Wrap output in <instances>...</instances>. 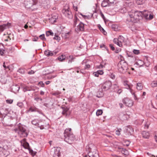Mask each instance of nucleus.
<instances>
[{
  "label": "nucleus",
  "mask_w": 157,
  "mask_h": 157,
  "mask_svg": "<svg viewBox=\"0 0 157 157\" xmlns=\"http://www.w3.org/2000/svg\"><path fill=\"white\" fill-rule=\"evenodd\" d=\"M144 17L147 19L151 20L153 16L146 10L144 12L139 11L132 10L128 12L127 17V21L128 22L136 23L142 18Z\"/></svg>",
  "instance_id": "obj_1"
},
{
  "label": "nucleus",
  "mask_w": 157,
  "mask_h": 157,
  "mask_svg": "<svg viewBox=\"0 0 157 157\" xmlns=\"http://www.w3.org/2000/svg\"><path fill=\"white\" fill-rule=\"evenodd\" d=\"M71 128L66 129L64 133V141L68 143L71 144L75 140V136L71 132Z\"/></svg>",
  "instance_id": "obj_2"
},
{
  "label": "nucleus",
  "mask_w": 157,
  "mask_h": 157,
  "mask_svg": "<svg viewBox=\"0 0 157 157\" xmlns=\"http://www.w3.org/2000/svg\"><path fill=\"white\" fill-rule=\"evenodd\" d=\"M37 0H25L24 4L27 8H30L33 10H36L39 8Z\"/></svg>",
  "instance_id": "obj_3"
},
{
  "label": "nucleus",
  "mask_w": 157,
  "mask_h": 157,
  "mask_svg": "<svg viewBox=\"0 0 157 157\" xmlns=\"http://www.w3.org/2000/svg\"><path fill=\"white\" fill-rule=\"evenodd\" d=\"M128 68L127 63L124 60H121L117 64V69L121 73H125Z\"/></svg>",
  "instance_id": "obj_4"
},
{
  "label": "nucleus",
  "mask_w": 157,
  "mask_h": 157,
  "mask_svg": "<svg viewBox=\"0 0 157 157\" xmlns=\"http://www.w3.org/2000/svg\"><path fill=\"white\" fill-rule=\"evenodd\" d=\"M62 13L66 17L69 19H71L73 18L72 14L68 5L66 6L63 9Z\"/></svg>",
  "instance_id": "obj_5"
},
{
  "label": "nucleus",
  "mask_w": 157,
  "mask_h": 157,
  "mask_svg": "<svg viewBox=\"0 0 157 157\" xmlns=\"http://www.w3.org/2000/svg\"><path fill=\"white\" fill-rule=\"evenodd\" d=\"M18 133L21 137H26L28 135L26 130L25 128L22 126H19V127Z\"/></svg>",
  "instance_id": "obj_6"
},
{
  "label": "nucleus",
  "mask_w": 157,
  "mask_h": 157,
  "mask_svg": "<svg viewBox=\"0 0 157 157\" xmlns=\"http://www.w3.org/2000/svg\"><path fill=\"white\" fill-rule=\"evenodd\" d=\"M133 5V4L131 5H130V4H129V6L128 5V4L126 3V1H125V4L124 5H125L126 7H122L119 10V11L122 13H126L127 11L128 12H128L129 11H128V9L129 8V7L131 6L132 5ZM128 16V15H127ZM126 21H127V18L126 19Z\"/></svg>",
  "instance_id": "obj_7"
},
{
  "label": "nucleus",
  "mask_w": 157,
  "mask_h": 157,
  "mask_svg": "<svg viewBox=\"0 0 157 157\" xmlns=\"http://www.w3.org/2000/svg\"><path fill=\"white\" fill-rule=\"evenodd\" d=\"M41 122V120L38 119H34L31 121L32 124L38 127H40V129H42L44 128L43 126L40 125V123Z\"/></svg>",
  "instance_id": "obj_8"
},
{
  "label": "nucleus",
  "mask_w": 157,
  "mask_h": 157,
  "mask_svg": "<svg viewBox=\"0 0 157 157\" xmlns=\"http://www.w3.org/2000/svg\"><path fill=\"white\" fill-rule=\"evenodd\" d=\"M122 102L126 106L129 107H131L133 105L132 101L128 98H124L122 100Z\"/></svg>",
  "instance_id": "obj_9"
},
{
  "label": "nucleus",
  "mask_w": 157,
  "mask_h": 157,
  "mask_svg": "<svg viewBox=\"0 0 157 157\" xmlns=\"http://www.w3.org/2000/svg\"><path fill=\"white\" fill-rule=\"evenodd\" d=\"M86 149L88 152H90L92 151V150L93 151L96 150V147L93 144H91L86 146Z\"/></svg>",
  "instance_id": "obj_10"
},
{
  "label": "nucleus",
  "mask_w": 157,
  "mask_h": 157,
  "mask_svg": "<svg viewBox=\"0 0 157 157\" xmlns=\"http://www.w3.org/2000/svg\"><path fill=\"white\" fill-rule=\"evenodd\" d=\"M58 52V51H53V52L48 50H45L44 52L45 55L47 56H52L55 55Z\"/></svg>",
  "instance_id": "obj_11"
},
{
  "label": "nucleus",
  "mask_w": 157,
  "mask_h": 157,
  "mask_svg": "<svg viewBox=\"0 0 157 157\" xmlns=\"http://www.w3.org/2000/svg\"><path fill=\"white\" fill-rule=\"evenodd\" d=\"M112 86V83L110 81L106 82L102 86V89L105 90L109 89Z\"/></svg>",
  "instance_id": "obj_12"
},
{
  "label": "nucleus",
  "mask_w": 157,
  "mask_h": 157,
  "mask_svg": "<svg viewBox=\"0 0 157 157\" xmlns=\"http://www.w3.org/2000/svg\"><path fill=\"white\" fill-rule=\"evenodd\" d=\"M60 148L59 147H54V148L53 157H59L60 155Z\"/></svg>",
  "instance_id": "obj_13"
},
{
  "label": "nucleus",
  "mask_w": 157,
  "mask_h": 157,
  "mask_svg": "<svg viewBox=\"0 0 157 157\" xmlns=\"http://www.w3.org/2000/svg\"><path fill=\"white\" fill-rule=\"evenodd\" d=\"M10 24L8 23L6 24H3L0 26V32H2L5 29L9 28L10 26Z\"/></svg>",
  "instance_id": "obj_14"
},
{
  "label": "nucleus",
  "mask_w": 157,
  "mask_h": 157,
  "mask_svg": "<svg viewBox=\"0 0 157 157\" xmlns=\"http://www.w3.org/2000/svg\"><path fill=\"white\" fill-rule=\"evenodd\" d=\"M88 154L89 157H98V156L96 150L90 152H88Z\"/></svg>",
  "instance_id": "obj_15"
},
{
  "label": "nucleus",
  "mask_w": 157,
  "mask_h": 157,
  "mask_svg": "<svg viewBox=\"0 0 157 157\" xmlns=\"http://www.w3.org/2000/svg\"><path fill=\"white\" fill-rule=\"evenodd\" d=\"M85 24L80 22L77 27V29L78 31H83L84 30Z\"/></svg>",
  "instance_id": "obj_16"
},
{
  "label": "nucleus",
  "mask_w": 157,
  "mask_h": 157,
  "mask_svg": "<svg viewBox=\"0 0 157 157\" xmlns=\"http://www.w3.org/2000/svg\"><path fill=\"white\" fill-rule=\"evenodd\" d=\"M117 149L119 151H121L123 154L125 155H128L129 154L128 151L124 148L118 147Z\"/></svg>",
  "instance_id": "obj_17"
},
{
  "label": "nucleus",
  "mask_w": 157,
  "mask_h": 157,
  "mask_svg": "<svg viewBox=\"0 0 157 157\" xmlns=\"http://www.w3.org/2000/svg\"><path fill=\"white\" fill-rule=\"evenodd\" d=\"M143 137L145 139H148L149 137V133L148 132L143 131L142 133Z\"/></svg>",
  "instance_id": "obj_18"
},
{
  "label": "nucleus",
  "mask_w": 157,
  "mask_h": 157,
  "mask_svg": "<svg viewBox=\"0 0 157 157\" xmlns=\"http://www.w3.org/2000/svg\"><path fill=\"white\" fill-rule=\"evenodd\" d=\"M101 5L102 7H106L111 6L107 0H104L102 2Z\"/></svg>",
  "instance_id": "obj_19"
},
{
  "label": "nucleus",
  "mask_w": 157,
  "mask_h": 157,
  "mask_svg": "<svg viewBox=\"0 0 157 157\" xmlns=\"http://www.w3.org/2000/svg\"><path fill=\"white\" fill-rule=\"evenodd\" d=\"M26 139H23V142L22 143V141L21 142V144L23 146L24 148L26 149L28 148L29 147V144L26 142Z\"/></svg>",
  "instance_id": "obj_20"
},
{
  "label": "nucleus",
  "mask_w": 157,
  "mask_h": 157,
  "mask_svg": "<svg viewBox=\"0 0 157 157\" xmlns=\"http://www.w3.org/2000/svg\"><path fill=\"white\" fill-rule=\"evenodd\" d=\"M20 87L19 86L17 85H13L12 86V90L13 92L15 93L16 92L19 90Z\"/></svg>",
  "instance_id": "obj_21"
},
{
  "label": "nucleus",
  "mask_w": 157,
  "mask_h": 157,
  "mask_svg": "<svg viewBox=\"0 0 157 157\" xmlns=\"http://www.w3.org/2000/svg\"><path fill=\"white\" fill-rule=\"evenodd\" d=\"M119 40H118L117 39L115 38L113 40V42L115 44H116L119 47H121L122 46V44L121 42H120Z\"/></svg>",
  "instance_id": "obj_22"
},
{
  "label": "nucleus",
  "mask_w": 157,
  "mask_h": 157,
  "mask_svg": "<svg viewBox=\"0 0 157 157\" xmlns=\"http://www.w3.org/2000/svg\"><path fill=\"white\" fill-rule=\"evenodd\" d=\"M58 18V16L57 15H55L54 14H53L52 15V17L51 18H50L49 19L50 21L52 22H56V20Z\"/></svg>",
  "instance_id": "obj_23"
},
{
  "label": "nucleus",
  "mask_w": 157,
  "mask_h": 157,
  "mask_svg": "<svg viewBox=\"0 0 157 157\" xmlns=\"http://www.w3.org/2000/svg\"><path fill=\"white\" fill-rule=\"evenodd\" d=\"M63 111L62 112L63 114L67 116V112L69 110V109L67 107H62Z\"/></svg>",
  "instance_id": "obj_24"
},
{
  "label": "nucleus",
  "mask_w": 157,
  "mask_h": 157,
  "mask_svg": "<svg viewBox=\"0 0 157 157\" xmlns=\"http://www.w3.org/2000/svg\"><path fill=\"white\" fill-rule=\"evenodd\" d=\"M126 131L127 132L129 133L130 134H131L133 131V129L131 126H128L126 127Z\"/></svg>",
  "instance_id": "obj_25"
},
{
  "label": "nucleus",
  "mask_w": 157,
  "mask_h": 157,
  "mask_svg": "<svg viewBox=\"0 0 157 157\" xmlns=\"http://www.w3.org/2000/svg\"><path fill=\"white\" fill-rule=\"evenodd\" d=\"M66 56L65 55H62L57 58V59L61 62L63 61L65 59Z\"/></svg>",
  "instance_id": "obj_26"
},
{
  "label": "nucleus",
  "mask_w": 157,
  "mask_h": 157,
  "mask_svg": "<svg viewBox=\"0 0 157 157\" xmlns=\"http://www.w3.org/2000/svg\"><path fill=\"white\" fill-rule=\"evenodd\" d=\"M143 88V84L141 83H137L136 88L137 90H141Z\"/></svg>",
  "instance_id": "obj_27"
},
{
  "label": "nucleus",
  "mask_w": 157,
  "mask_h": 157,
  "mask_svg": "<svg viewBox=\"0 0 157 157\" xmlns=\"http://www.w3.org/2000/svg\"><path fill=\"white\" fill-rule=\"evenodd\" d=\"M36 108L33 107H30L29 110L26 111V113H28L29 112H33L36 111Z\"/></svg>",
  "instance_id": "obj_28"
},
{
  "label": "nucleus",
  "mask_w": 157,
  "mask_h": 157,
  "mask_svg": "<svg viewBox=\"0 0 157 157\" xmlns=\"http://www.w3.org/2000/svg\"><path fill=\"white\" fill-rule=\"evenodd\" d=\"M69 59L68 62V63H71L72 62L74 61V60L75 59V58L74 57L72 56H69Z\"/></svg>",
  "instance_id": "obj_29"
},
{
  "label": "nucleus",
  "mask_w": 157,
  "mask_h": 157,
  "mask_svg": "<svg viewBox=\"0 0 157 157\" xmlns=\"http://www.w3.org/2000/svg\"><path fill=\"white\" fill-rule=\"evenodd\" d=\"M152 87L157 86V81H153L151 84Z\"/></svg>",
  "instance_id": "obj_30"
},
{
  "label": "nucleus",
  "mask_w": 157,
  "mask_h": 157,
  "mask_svg": "<svg viewBox=\"0 0 157 157\" xmlns=\"http://www.w3.org/2000/svg\"><path fill=\"white\" fill-rule=\"evenodd\" d=\"M118 39L121 43L124 42V38L122 36H119Z\"/></svg>",
  "instance_id": "obj_31"
},
{
  "label": "nucleus",
  "mask_w": 157,
  "mask_h": 157,
  "mask_svg": "<svg viewBox=\"0 0 157 157\" xmlns=\"http://www.w3.org/2000/svg\"><path fill=\"white\" fill-rule=\"evenodd\" d=\"M53 33L51 31H48L46 32V36H48L50 35L53 36Z\"/></svg>",
  "instance_id": "obj_32"
},
{
  "label": "nucleus",
  "mask_w": 157,
  "mask_h": 157,
  "mask_svg": "<svg viewBox=\"0 0 157 157\" xmlns=\"http://www.w3.org/2000/svg\"><path fill=\"white\" fill-rule=\"evenodd\" d=\"M145 0H136V3L138 5H141L144 3Z\"/></svg>",
  "instance_id": "obj_33"
},
{
  "label": "nucleus",
  "mask_w": 157,
  "mask_h": 157,
  "mask_svg": "<svg viewBox=\"0 0 157 157\" xmlns=\"http://www.w3.org/2000/svg\"><path fill=\"white\" fill-rule=\"evenodd\" d=\"M102 113V110L101 109L98 110L96 113L97 116H99L101 115Z\"/></svg>",
  "instance_id": "obj_34"
},
{
  "label": "nucleus",
  "mask_w": 157,
  "mask_h": 157,
  "mask_svg": "<svg viewBox=\"0 0 157 157\" xmlns=\"http://www.w3.org/2000/svg\"><path fill=\"white\" fill-rule=\"evenodd\" d=\"M112 28L115 31H117V26L116 25H113L111 26Z\"/></svg>",
  "instance_id": "obj_35"
},
{
  "label": "nucleus",
  "mask_w": 157,
  "mask_h": 157,
  "mask_svg": "<svg viewBox=\"0 0 157 157\" xmlns=\"http://www.w3.org/2000/svg\"><path fill=\"white\" fill-rule=\"evenodd\" d=\"M45 35L44 34H42V35H40L39 37L43 41L45 40H46V39L45 38Z\"/></svg>",
  "instance_id": "obj_36"
},
{
  "label": "nucleus",
  "mask_w": 157,
  "mask_h": 157,
  "mask_svg": "<svg viewBox=\"0 0 157 157\" xmlns=\"http://www.w3.org/2000/svg\"><path fill=\"white\" fill-rule=\"evenodd\" d=\"M7 51L8 52H12L13 51L14 48H13L12 47H10L9 48H7Z\"/></svg>",
  "instance_id": "obj_37"
},
{
  "label": "nucleus",
  "mask_w": 157,
  "mask_h": 157,
  "mask_svg": "<svg viewBox=\"0 0 157 157\" xmlns=\"http://www.w3.org/2000/svg\"><path fill=\"white\" fill-rule=\"evenodd\" d=\"M126 1V3L128 4V5L129 6V4L131 5L132 4V0H125Z\"/></svg>",
  "instance_id": "obj_38"
},
{
  "label": "nucleus",
  "mask_w": 157,
  "mask_h": 157,
  "mask_svg": "<svg viewBox=\"0 0 157 157\" xmlns=\"http://www.w3.org/2000/svg\"><path fill=\"white\" fill-rule=\"evenodd\" d=\"M121 129L119 128L116 131V134L118 136H119L120 135V132L121 131Z\"/></svg>",
  "instance_id": "obj_39"
},
{
  "label": "nucleus",
  "mask_w": 157,
  "mask_h": 157,
  "mask_svg": "<svg viewBox=\"0 0 157 157\" xmlns=\"http://www.w3.org/2000/svg\"><path fill=\"white\" fill-rule=\"evenodd\" d=\"M7 103L8 104H12L13 102V100L12 99H7L6 100Z\"/></svg>",
  "instance_id": "obj_40"
},
{
  "label": "nucleus",
  "mask_w": 157,
  "mask_h": 157,
  "mask_svg": "<svg viewBox=\"0 0 157 157\" xmlns=\"http://www.w3.org/2000/svg\"><path fill=\"white\" fill-rule=\"evenodd\" d=\"M55 36L54 37L53 39L56 40L58 41H59L60 40V38L57 35H55Z\"/></svg>",
  "instance_id": "obj_41"
},
{
  "label": "nucleus",
  "mask_w": 157,
  "mask_h": 157,
  "mask_svg": "<svg viewBox=\"0 0 157 157\" xmlns=\"http://www.w3.org/2000/svg\"><path fill=\"white\" fill-rule=\"evenodd\" d=\"M133 53L134 54H139L140 53V52H139V51L138 50H136V49H134L133 50Z\"/></svg>",
  "instance_id": "obj_42"
},
{
  "label": "nucleus",
  "mask_w": 157,
  "mask_h": 157,
  "mask_svg": "<svg viewBox=\"0 0 157 157\" xmlns=\"http://www.w3.org/2000/svg\"><path fill=\"white\" fill-rule=\"evenodd\" d=\"M18 71L21 74H24L25 73L24 70L22 69H19Z\"/></svg>",
  "instance_id": "obj_43"
},
{
  "label": "nucleus",
  "mask_w": 157,
  "mask_h": 157,
  "mask_svg": "<svg viewBox=\"0 0 157 157\" xmlns=\"http://www.w3.org/2000/svg\"><path fill=\"white\" fill-rule=\"evenodd\" d=\"M78 20V19L77 17H75V18L74 20V26H76V22H77V21Z\"/></svg>",
  "instance_id": "obj_44"
},
{
  "label": "nucleus",
  "mask_w": 157,
  "mask_h": 157,
  "mask_svg": "<svg viewBox=\"0 0 157 157\" xmlns=\"http://www.w3.org/2000/svg\"><path fill=\"white\" fill-rule=\"evenodd\" d=\"M109 3L110 5H111L112 4H113L115 0H107Z\"/></svg>",
  "instance_id": "obj_45"
},
{
  "label": "nucleus",
  "mask_w": 157,
  "mask_h": 157,
  "mask_svg": "<svg viewBox=\"0 0 157 157\" xmlns=\"http://www.w3.org/2000/svg\"><path fill=\"white\" fill-rule=\"evenodd\" d=\"M109 46L110 47V48L111 49L113 50V51H114L115 50V48L113 46V44H110L109 45Z\"/></svg>",
  "instance_id": "obj_46"
},
{
  "label": "nucleus",
  "mask_w": 157,
  "mask_h": 157,
  "mask_svg": "<svg viewBox=\"0 0 157 157\" xmlns=\"http://www.w3.org/2000/svg\"><path fill=\"white\" fill-rule=\"evenodd\" d=\"M23 90L24 92H25L28 91H30V90L29 87H26L24 88Z\"/></svg>",
  "instance_id": "obj_47"
},
{
  "label": "nucleus",
  "mask_w": 157,
  "mask_h": 157,
  "mask_svg": "<svg viewBox=\"0 0 157 157\" xmlns=\"http://www.w3.org/2000/svg\"><path fill=\"white\" fill-rule=\"evenodd\" d=\"M97 72L98 73V74L100 75H102L103 74V72L102 70H98Z\"/></svg>",
  "instance_id": "obj_48"
},
{
  "label": "nucleus",
  "mask_w": 157,
  "mask_h": 157,
  "mask_svg": "<svg viewBox=\"0 0 157 157\" xmlns=\"http://www.w3.org/2000/svg\"><path fill=\"white\" fill-rule=\"evenodd\" d=\"M100 14L101 16V17H102V18L104 20H105V17L104 15V14H103V13H102L101 12V11L100 12Z\"/></svg>",
  "instance_id": "obj_49"
},
{
  "label": "nucleus",
  "mask_w": 157,
  "mask_h": 157,
  "mask_svg": "<svg viewBox=\"0 0 157 157\" xmlns=\"http://www.w3.org/2000/svg\"><path fill=\"white\" fill-rule=\"evenodd\" d=\"M38 38H39L38 37L35 36L34 38H33V41H36L38 40Z\"/></svg>",
  "instance_id": "obj_50"
},
{
  "label": "nucleus",
  "mask_w": 157,
  "mask_h": 157,
  "mask_svg": "<svg viewBox=\"0 0 157 157\" xmlns=\"http://www.w3.org/2000/svg\"><path fill=\"white\" fill-rule=\"evenodd\" d=\"M90 67V65L89 64H86L85 66V68L86 69H88Z\"/></svg>",
  "instance_id": "obj_51"
},
{
  "label": "nucleus",
  "mask_w": 157,
  "mask_h": 157,
  "mask_svg": "<svg viewBox=\"0 0 157 157\" xmlns=\"http://www.w3.org/2000/svg\"><path fill=\"white\" fill-rule=\"evenodd\" d=\"M80 14L83 17V18H84L85 19L87 18H88V16H87L86 15H83L81 13H80Z\"/></svg>",
  "instance_id": "obj_52"
},
{
  "label": "nucleus",
  "mask_w": 157,
  "mask_h": 157,
  "mask_svg": "<svg viewBox=\"0 0 157 157\" xmlns=\"http://www.w3.org/2000/svg\"><path fill=\"white\" fill-rule=\"evenodd\" d=\"M101 48H105L106 49V50H108V48L106 47V46L104 44H101L100 45Z\"/></svg>",
  "instance_id": "obj_53"
},
{
  "label": "nucleus",
  "mask_w": 157,
  "mask_h": 157,
  "mask_svg": "<svg viewBox=\"0 0 157 157\" xmlns=\"http://www.w3.org/2000/svg\"><path fill=\"white\" fill-rule=\"evenodd\" d=\"M39 84L41 85V86L42 87H44V84L42 82H39Z\"/></svg>",
  "instance_id": "obj_54"
},
{
  "label": "nucleus",
  "mask_w": 157,
  "mask_h": 157,
  "mask_svg": "<svg viewBox=\"0 0 157 157\" xmlns=\"http://www.w3.org/2000/svg\"><path fill=\"white\" fill-rule=\"evenodd\" d=\"M94 75L96 76V77H98L99 76V74H98V73L97 72H95L94 73Z\"/></svg>",
  "instance_id": "obj_55"
},
{
  "label": "nucleus",
  "mask_w": 157,
  "mask_h": 157,
  "mask_svg": "<svg viewBox=\"0 0 157 157\" xmlns=\"http://www.w3.org/2000/svg\"><path fill=\"white\" fill-rule=\"evenodd\" d=\"M132 94L133 95L134 99H135L136 100H137L138 99L137 98L136 95L135 93H133Z\"/></svg>",
  "instance_id": "obj_56"
},
{
  "label": "nucleus",
  "mask_w": 157,
  "mask_h": 157,
  "mask_svg": "<svg viewBox=\"0 0 157 157\" xmlns=\"http://www.w3.org/2000/svg\"><path fill=\"white\" fill-rule=\"evenodd\" d=\"M3 67L5 68V69H6L7 68H9V66H8L7 67H6L5 65V62H4L3 63Z\"/></svg>",
  "instance_id": "obj_57"
},
{
  "label": "nucleus",
  "mask_w": 157,
  "mask_h": 157,
  "mask_svg": "<svg viewBox=\"0 0 157 157\" xmlns=\"http://www.w3.org/2000/svg\"><path fill=\"white\" fill-rule=\"evenodd\" d=\"M8 113V109H6L5 112L4 113H3L5 114V115H6Z\"/></svg>",
  "instance_id": "obj_58"
},
{
  "label": "nucleus",
  "mask_w": 157,
  "mask_h": 157,
  "mask_svg": "<svg viewBox=\"0 0 157 157\" xmlns=\"http://www.w3.org/2000/svg\"><path fill=\"white\" fill-rule=\"evenodd\" d=\"M122 92V90L121 89H118L117 91V93L119 94H120Z\"/></svg>",
  "instance_id": "obj_59"
},
{
  "label": "nucleus",
  "mask_w": 157,
  "mask_h": 157,
  "mask_svg": "<svg viewBox=\"0 0 157 157\" xmlns=\"http://www.w3.org/2000/svg\"><path fill=\"white\" fill-rule=\"evenodd\" d=\"M17 105L20 107H21L22 106V104L21 103H19L17 104Z\"/></svg>",
  "instance_id": "obj_60"
},
{
  "label": "nucleus",
  "mask_w": 157,
  "mask_h": 157,
  "mask_svg": "<svg viewBox=\"0 0 157 157\" xmlns=\"http://www.w3.org/2000/svg\"><path fill=\"white\" fill-rule=\"evenodd\" d=\"M34 71L33 70H31V71H29L28 72V74H30V75L33 74H34Z\"/></svg>",
  "instance_id": "obj_61"
},
{
  "label": "nucleus",
  "mask_w": 157,
  "mask_h": 157,
  "mask_svg": "<svg viewBox=\"0 0 157 157\" xmlns=\"http://www.w3.org/2000/svg\"><path fill=\"white\" fill-rule=\"evenodd\" d=\"M3 53V50L0 49V55L2 56Z\"/></svg>",
  "instance_id": "obj_62"
},
{
  "label": "nucleus",
  "mask_w": 157,
  "mask_h": 157,
  "mask_svg": "<svg viewBox=\"0 0 157 157\" xmlns=\"http://www.w3.org/2000/svg\"><path fill=\"white\" fill-rule=\"evenodd\" d=\"M73 8H74V10L76 11H77V10H78L77 7L76 6H75L74 5H73Z\"/></svg>",
  "instance_id": "obj_63"
},
{
  "label": "nucleus",
  "mask_w": 157,
  "mask_h": 157,
  "mask_svg": "<svg viewBox=\"0 0 157 157\" xmlns=\"http://www.w3.org/2000/svg\"><path fill=\"white\" fill-rule=\"evenodd\" d=\"M51 82V81H47L45 82V84L46 85L49 84Z\"/></svg>",
  "instance_id": "obj_64"
}]
</instances>
